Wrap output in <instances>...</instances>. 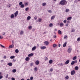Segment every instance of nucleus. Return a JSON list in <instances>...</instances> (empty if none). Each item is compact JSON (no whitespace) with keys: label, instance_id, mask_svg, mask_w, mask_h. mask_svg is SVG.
I'll return each instance as SVG.
<instances>
[{"label":"nucleus","instance_id":"1","mask_svg":"<svg viewBox=\"0 0 80 80\" xmlns=\"http://www.w3.org/2000/svg\"><path fill=\"white\" fill-rule=\"evenodd\" d=\"M66 1L65 0H62L60 2V4L62 5H66L65 3H66Z\"/></svg>","mask_w":80,"mask_h":80},{"label":"nucleus","instance_id":"2","mask_svg":"<svg viewBox=\"0 0 80 80\" xmlns=\"http://www.w3.org/2000/svg\"><path fill=\"white\" fill-rule=\"evenodd\" d=\"M77 63V60H76L75 61H73L71 63V65H73L75 63Z\"/></svg>","mask_w":80,"mask_h":80},{"label":"nucleus","instance_id":"3","mask_svg":"<svg viewBox=\"0 0 80 80\" xmlns=\"http://www.w3.org/2000/svg\"><path fill=\"white\" fill-rule=\"evenodd\" d=\"M75 71L74 70L72 71L71 72V75H73L75 74Z\"/></svg>","mask_w":80,"mask_h":80},{"label":"nucleus","instance_id":"4","mask_svg":"<svg viewBox=\"0 0 80 80\" xmlns=\"http://www.w3.org/2000/svg\"><path fill=\"white\" fill-rule=\"evenodd\" d=\"M44 43L45 44V45L46 46L48 45V44H49V42L47 41H45Z\"/></svg>","mask_w":80,"mask_h":80},{"label":"nucleus","instance_id":"5","mask_svg":"<svg viewBox=\"0 0 80 80\" xmlns=\"http://www.w3.org/2000/svg\"><path fill=\"white\" fill-rule=\"evenodd\" d=\"M18 11H17L14 13V16L15 17H16L18 15Z\"/></svg>","mask_w":80,"mask_h":80},{"label":"nucleus","instance_id":"6","mask_svg":"<svg viewBox=\"0 0 80 80\" xmlns=\"http://www.w3.org/2000/svg\"><path fill=\"white\" fill-rule=\"evenodd\" d=\"M72 48H69L68 50V53H71V51H72Z\"/></svg>","mask_w":80,"mask_h":80},{"label":"nucleus","instance_id":"7","mask_svg":"<svg viewBox=\"0 0 80 80\" xmlns=\"http://www.w3.org/2000/svg\"><path fill=\"white\" fill-rule=\"evenodd\" d=\"M69 62H70V60H67L65 62V64L67 65V64H68L69 63Z\"/></svg>","mask_w":80,"mask_h":80},{"label":"nucleus","instance_id":"8","mask_svg":"<svg viewBox=\"0 0 80 80\" xmlns=\"http://www.w3.org/2000/svg\"><path fill=\"white\" fill-rule=\"evenodd\" d=\"M26 61H29L30 60V58L28 57H27L25 58Z\"/></svg>","mask_w":80,"mask_h":80},{"label":"nucleus","instance_id":"9","mask_svg":"<svg viewBox=\"0 0 80 80\" xmlns=\"http://www.w3.org/2000/svg\"><path fill=\"white\" fill-rule=\"evenodd\" d=\"M36 48H37V47H36V46H34L32 48V51H34Z\"/></svg>","mask_w":80,"mask_h":80},{"label":"nucleus","instance_id":"10","mask_svg":"<svg viewBox=\"0 0 80 80\" xmlns=\"http://www.w3.org/2000/svg\"><path fill=\"white\" fill-rule=\"evenodd\" d=\"M8 65H9V66L10 67H12L13 64H12V63L11 62H9L8 64Z\"/></svg>","mask_w":80,"mask_h":80},{"label":"nucleus","instance_id":"11","mask_svg":"<svg viewBox=\"0 0 80 80\" xmlns=\"http://www.w3.org/2000/svg\"><path fill=\"white\" fill-rule=\"evenodd\" d=\"M53 63V60L52 59L50 60L49 61V63L50 64H52Z\"/></svg>","mask_w":80,"mask_h":80},{"label":"nucleus","instance_id":"12","mask_svg":"<svg viewBox=\"0 0 80 80\" xmlns=\"http://www.w3.org/2000/svg\"><path fill=\"white\" fill-rule=\"evenodd\" d=\"M13 47H14V45H13V44H12L9 46V48H13Z\"/></svg>","mask_w":80,"mask_h":80},{"label":"nucleus","instance_id":"13","mask_svg":"<svg viewBox=\"0 0 80 80\" xmlns=\"http://www.w3.org/2000/svg\"><path fill=\"white\" fill-rule=\"evenodd\" d=\"M14 17H15V16L13 14H11L10 16V17H11V18H14Z\"/></svg>","mask_w":80,"mask_h":80},{"label":"nucleus","instance_id":"14","mask_svg":"<svg viewBox=\"0 0 80 80\" xmlns=\"http://www.w3.org/2000/svg\"><path fill=\"white\" fill-rule=\"evenodd\" d=\"M46 48V47L45 46H43L41 48V49L42 50H45Z\"/></svg>","mask_w":80,"mask_h":80},{"label":"nucleus","instance_id":"15","mask_svg":"<svg viewBox=\"0 0 80 80\" xmlns=\"http://www.w3.org/2000/svg\"><path fill=\"white\" fill-rule=\"evenodd\" d=\"M31 18V17L30 16H29L27 18V20H29Z\"/></svg>","mask_w":80,"mask_h":80},{"label":"nucleus","instance_id":"16","mask_svg":"<svg viewBox=\"0 0 80 80\" xmlns=\"http://www.w3.org/2000/svg\"><path fill=\"white\" fill-rule=\"evenodd\" d=\"M35 63H36V65H38V64H39V63H40V62H39V61H37L35 62Z\"/></svg>","mask_w":80,"mask_h":80},{"label":"nucleus","instance_id":"17","mask_svg":"<svg viewBox=\"0 0 80 80\" xmlns=\"http://www.w3.org/2000/svg\"><path fill=\"white\" fill-rule=\"evenodd\" d=\"M33 54L32 53H31V54H30L28 55V57H32V56H33Z\"/></svg>","mask_w":80,"mask_h":80},{"label":"nucleus","instance_id":"18","mask_svg":"<svg viewBox=\"0 0 80 80\" xmlns=\"http://www.w3.org/2000/svg\"><path fill=\"white\" fill-rule=\"evenodd\" d=\"M77 59V56H74L73 58H72L73 60H75Z\"/></svg>","mask_w":80,"mask_h":80},{"label":"nucleus","instance_id":"19","mask_svg":"<svg viewBox=\"0 0 80 80\" xmlns=\"http://www.w3.org/2000/svg\"><path fill=\"white\" fill-rule=\"evenodd\" d=\"M72 18L71 17H68L67 18L68 20H70L72 19Z\"/></svg>","mask_w":80,"mask_h":80},{"label":"nucleus","instance_id":"20","mask_svg":"<svg viewBox=\"0 0 80 80\" xmlns=\"http://www.w3.org/2000/svg\"><path fill=\"white\" fill-rule=\"evenodd\" d=\"M67 45V42H65V43L63 44V47H65Z\"/></svg>","mask_w":80,"mask_h":80},{"label":"nucleus","instance_id":"21","mask_svg":"<svg viewBox=\"0 0 80 80\" xmlns=\"http://www.w3.org/2000/svg\"><path fill=\"white\" fill-rule=\"evenodd\" d=\"M19 52V51H18V49H16L15 50V52L16 53H18Z\"/></svg>","mask_w":80,"mask_h":80},{"label":"nucleus","instance_id":"22","mask_svg":"<svg viewBox=\"0 0 80 80\" xmlns=\"http://www.w3.org/2000/svg\"><path fill=\"white\" fill-rule=\"evenodd\" d=\"M75 69L76 70H78V66H76L75 68Z\"/></svg>","mask_w":80,"mask_h":80},{"label":"nucleus","instance_id":"23","mask_svg":"<svg viewBox=\"0 0 80 80\" xmlns=\"http://www.w3.org/2000/svg\"><path fill=\"white\" fill-rule=\"evenodd\" d=\"M14 58H15V56H11L10 57V58H11V59H13Z\"/></svg>","mask_w":80,"mask_h":80},{"label":"nucleus","instance_id":"24","mask_svg":"<svg viewBox=\"0 0 80 80\" xmlns=\"http://www.w3.org/2000/svg\"><path fill=\"white\" fill-rule=\"evenodd\" d=\"M58 33H59V34H62V31H60V30H58Z\"/></svg>","mask_w":80,"mask_h":80},{"label":"nucleus","instance_id":"25","mask_svg":"<svg viewBox=\"0 0 80 80\" xmlns=\"http://www.w3.org/2000/svg\"><path fill=\"white\" fill-rule=\"evenodd\" d=\"M52 46L54 48H55V47H57V44H54L52 45Z\"/></svg>","mask_w":80,"mask_h":80},{"label":"nucleus","instance_id":"26","mask_svg":"<svg viewBox=\"0 0 80 80\" xmlns=\"http://www.w3.org/2000/svg\"><path fill=\"white\" fill-rule=\"evenodd\" d=\"M63 23L62 22H61L60 24V25L61 26V27H63Z\"/></svg>","mask_w":80,"mask_h":80},{"label":"nucleus","instance_id":"27","mask_svg":"<svg viewBox=\"0 0 80 80\" xmlns=\"http://www.w3.org/2000/svg\"><path fill=\"white\" fill-rule=\"evenodd\" d=\"M12 72L13 73H15V72H17V71L15 69H14L12 70Z\"/></svg>","mask_w":80,"mask_h":80},{"label":"nucleus","instance_id":"28","mask_svg":"<svg viewBox=\"0 0 80 80\" xmlns=\"http://www.w3.org/2000/svg\"><path fill=\"white\" fill-rule=\"evenodd\" d=\"M28 28L29 30H31V29L32 28V26H29L28 27Z\"/></svg>","mask_w":80,"mask_h":80},{"label":"nucleus","instance_id":"29","mask_svg":"<svg viewBox=\"0 0 80 80\" xmlns=\"http://www.w3.org/2000/svg\"><path fill=\"white\" fill-rule=\"evenodd\" d=\"M37 70H38V68H37V67L35 68L34 70L35 72H37Z\"/></svg>","mask_w":80,"mask_h":80},{"label":"nucleus","instance_id":"30","mask_svg":"<svg viewBox=\"0 0 80 80\" xmlns=\"http://www.w3.org/2000/svg\"><path fill=\"white\" fill-rule=\"evenodd\" d=\"M20 7L21 8H24V4H22L21 5Z\"/></svg>","mask_w":80,"mask_h":80},{"label":"nucleus","instance_id":"31","mask_svg":"<svg viewBox=\"0 0 80 80\" xmlns=\"http://www.w3.org/2000/svg\"><path fill=\"white\" fill-rule=\"evenodd\" d=\"M28 2H25L24 3V5L25 6H28Z\"/></svg>","mask_w":80,"mask_h":80},{"label":"nucleus","instance_id":"32","mask_svg":"<svg viewBox=\"0 0 80 80\" xmlns=\"http://www.w3.org/2000/svg\"><path fill=\"white\" fill-rule=\"evenodd\" d=\"M49 26L50 27H52L53 26V24L52 23H51L49 24Z\"/></svg>","mask_w":80,"mask_h":80},{"label":"nucleus","instance_id":"33","mask_svg":"<svg viewBox=\"0 0 80 80\" xmlns=\"http://www.w3.org/2000/svg\"><path fill=\"white\" fill-rule=\"evenodd\" d=\"M28 9H29V8H25V11H26V12H27V11L28 10Z\"/></svg>","mask_w":80,"mask_h":80},{"label":"nucleus","instance_id":"34","mask_svg":"<svg viewBox=\"0 0 80 80\" xmlns=\"http://www.w3.org/2000/svg\"><path fill=\"white\" fill-rule=\"evenodd\" d=\"M65 78L67 80H68L69 78V77L68 76H67L65 77Z\"/></svg>","mask_w":80,"mask_h":80},{"label":"nucleus","instance_id":"35","mask_svg":"<svg viewBox=\"0 0 80 80\" xmlns=\"http://www.w3.org/2000/svg\"><path fill=\"white\" fill-rule=\"evenodd\" d=\"M23 31H21L20 32V35H23Z\"/></svg>","mask_w":80,"mask_h":80},{"label":"nucleus","instance_id":"36","mask_svg":"<svg viewBox=\"0 0 80 80\" xmlns=\"http://www.w3.org/2000/svg\"><path fill=\"white\" fill-rule=\"evenodd\" d=\"M55 18V16H52L51 17V20H53V18Z\"/></svg>","mask_w":80,"mask_h":80},{"label":"nucleus","instance_id":"37","mask_svg":"<svg viewBox=\"0 0 80 80\" xmlns=\"http://www.w3.org/2000/svg\"><path fill=\"white\" fill-rule=\"evenodd\" d=\"M75 29H72V30L71 32H75Z\"/></svg>","mask_w":80,"mask_h":80},{"label":"nucleus","instance_id":"38","mask_svg":"<svg viewBox=\"0 0 80 80\" xmlns=\"http://www.w3.org/2000/svg\"><path fill=\"white\" fill-rule=\"evenodd\" d=\"M77 40L78 42H80V38H78Z\"/></svg>","mask_w":80,"mask_h":80},{"label":"nucleus","instance_id":"39","mask_svg":"<svg viewBox=\"0 0 80 80\" xmlns=\"http://www.w3.org/2000/svg\"><path fill=\"white\" fill-rule=\"evenodd\" d=\"M42 6H45V5H46V3H42Z\"/></svg>","mask_w":80,"mask_h":80},{"label":"nucleus","instance_id":"40","mask_svg":"<svg viewBox=\"0 0 80 80\" xmlns=\"http://www.w3.org/2000/svg\"><path fill=\"white\" fill-rule=\"evenodd\" d=\"M68 38V37L66 35H65L64 37V39H67Z\"/></svg>","mask_w":80,"mask_h":80},{"label":"nucleus","instance_id":"41","mask_svg":"<svg viewBox=\"0 0 80 80\" xmlns=\"http://www.w3.org/2000/svg\"><path fill=\"white\" fill-rule=\"evenodd\" d=\"M23 4V2H20L19 3V5H21Z\"/></svg>","mask_w":80,"mask_h":80},{"label":"nucleus","instance_id":"42","mask_svg":"<svg viewBox=\"0 0 80 80\" xmlns=\"http://www.w3.org/2000/svg\"><path fill=\"white\" fill-rule=\"evenodd\" d=\"M33 63L32 62L30 64V66H31V67H32V66H33Z\"/></svg>","mask_w":80,"mask_h":80},{"label":"nucleus","instance_id":"43","mask_svg":"<svg viewBox=\"0 0 80 80\" xmlns=\"http://www.w3.org/2000/svg\"><path fill=\"white\" fill-rule=\"evenodd\" d=\"M41 21H42V19L41 18H39L38 20L39 22H41Z\"/></svg>","mask_w":80,"mask_h":80},{"label":"nucleus","instance_id":"44","mask_svg":"<svg viewBox=\"0 0 80 80\" xmlns=\"http://www.w3.org/2000/svg\"><path fill=\"white\" fill-rule=\"evenodd\" d=\"M33 77H31L30 78V80H33Z\"/></svg>","mask_w":80,"mask_h":80},{"label":"nucleus","instance_id":"45","mask_svg":"<svg viewBox=\"0 0 80 80\" xmlns=\"http://www.w3.org/2000/svg\"><path fill=\"white\" fill-rule=\"evenodd\" d=\"M8 77V74H7L6 75V78H7Z\"/></svg>","mask_w":80,"mask_h":80},{"label":"nucleus","instance_id":"46","mask_svg":"<svg viewBox=\"0 0 80 80\" xmlns=\"http://www.w3.org/2000/svg\"><path fill=\"white\" fill-rule=\"evenodd\" d=\"M66 12H69V9H67L66 10Z\"/></svg>","mask_w":80,"mask_h":80},{"label":"nucleus","instance_id":"47","mask_svg":"<svg viewBox=\"0 0 80 80\" xmlns=\"http://www.w3.org/2000/svg\"><path fill=\"white\" fill-rule=\"evenodd\" d=\"M6 33L4 32H2V35H5Z\"/></svg>","mask_w":80,"mask_h":80},{"label":"nucleus","instance_id":"48","mask_svg":"<svg viewBox=\"0 0 80 80\" xmlns=\"http://www.w3.org/2000/svg\"><path fill=\"white\" fill-rule=\"evenodd\" d=\"M0 45L1 46V47H2V48H5V46H2V44H0Z\"/></svg>","mask_w":80,"mask_h":80},{"label":"nucleus","instance_id":"49","mask_svg":"<svg viewBox=\"0 0 80 80\" xmlns=\"http://www.w3.org/2000/svg\"><path fill=\"white\" fill-rule=\"evenodd\" d=\"M49 13H52V11L51 10H49L48 11Z\"/></svg>","mask_w":80,"mask_h":80},{"label":"nucleus","instance_id":"50","mask_svg":"<svg viewBox=\"0 0 80 80\" xmlns=\"http://www.w3.org/2000/svg\"><path fill=\"white\" fill-rule=\"evenodd\" d=\"M3 78V76L0 75V79H2Z\"/></svg>","mask_w":80,"mask_h":80},{"label":"nucleus","instance_id":"51","mask_svg":"<svg viewBox=\"0 0 80 80\" xmlns=\"http://www.w3.org/2000/svg\"><path fill=\"white\" fill-rule=\"evenodd\" d=\"M52 71H53V68H51L50 69V72H52Z\"/></svg>","mask_w":80,"mask_h":80},{"label":"nucleus","instance_id":"52","mask_svg":"<svg viewBox=\"0 0 80 80\" xmlns=\"http://www.w3.org/2000/svg\"><path fill=\"white\" fill-rule=\"evenodd\" d=\"M48 60V58H47V57H46L45 58V61H46V60Z\"/></svg>","mask_w":80,"mask_h":80},{"label":"nucleus","instance_id":"53","mask_svg":"<svg viewBox=\"0 0 80 80\" xmlns=\"http://www.w3.org/2000/svg\"><path fill=\"white\" fill-rule=\"evenodd\" d=\"M63 22L64 23H65L67 22V20H64L63 21Z\"/></svg>","mask_w":80,"mask_h":80},{"label":"nucleus","instance_id":"54","mask_svg":"<svg viewBox=\"0 0 80 80\" xmlns=\"http://www.w3.org/2000/svg\"><path fill=\"white\" fill-rule=\"evenodd\" d=\"M34 18L35 20H36L37 19V16H35V17H34Z\"/></svg>","mask_w":80,"mask_h":80},{"label":"nucleus","instance_id":"55","mask_svg":"<svg viewBox=\"0 0 80 80\" xmlns=\"http://www.w3.org/2000/svg\"><path fill=\"white\" fill-rule=\"evenodd\" d=\"M11 80H15V79L14 78H11Z\"/></svg>","mask_w":80,"mask_h":80},{"label":"nucleus","instance_id":"56","mask_svg":"<svg viewBox=\"0 0 80 80\" xmlns=\"http://www.w3.org/2000/svg\"><path fill=\"white\" fill-rule=\"evenodd\" d=\"M2 38H3V37H2V36H0V39H2Z\"/></svg>","mask_w":80,"mask_h":80},{"label":"nucleus","instance_id":"57","mask_svg":"<svg viewBox=\"0 0 80 80\" xmlns=\"http://www.w3.org/2000/svg\"><path fill=\"white\" fill-rule=\"evenodd\" d=\"M4 58L5 59H6V58H7V56H4Z\"/></svg>","mask_w":80,"mask_h":80},{"label":"nucleus","instance_id":"58","mask_svg":"<svg viewBox=\"0 0 80 80\" xmlns=\"http://www.w3.org/2000/svg\"><path fill=\"white\" fill-rule=\"evenodd\" d=\"M16 61V60L15 59H13L12 62H15V61Z\"/></svg>","mask_w":80,"mask_h":80},{"label":"nucleus","instance_id":"59","mask_svg":"<svg viewBox=\"0 0 80 80\" xmlns=\"http://www.w3.org/2000/svg\"><path fill=\"white\" fill-rule=\"evenodd\" d=\"M54 38H56L57 37H56V36L55 35H54L53 36Z\"/></svg>","mask_w":80,"mask_h":80},{"label":"nucleus","instance_id":"60","mask_svg":"<svg viewBox=\"0 0 80 80\" xmlns=\"http://www.w3.org/2000/svg\"><path fill=\"white\" fill-rule=\"evenodd\" d=\"M68 24H67L66 25V27H68Z\"/></svg>","mask_w":80,"mask_h":80},{"label":"nucleus","instance_id":"61","mask_svg":"<svg viewBox=\"0 0 80 80\" xmlns=\"http://www.w3.org/2000/svg\"><path fill=\"white\" fill-rule=\"evenodd\" d=\"M67 22H68L67 24H68V23H70V21H68Z\"/></svg>","mask_w":80,"mask_h":80},{"label":"nucleus","instance_id":"62","mask_svg":"<svg viewBox=\"0 0 80 80\" xmlns=\"http://www.w3.org/2000/svg\"><path fill=\"white\" fill-rule=\"evenodd\" d=\"M46 33H47V32H44L43 33V34H46Z\"/></svg>","mask_w":80,"mask_h":80},{"label":"nucleus","instance_id":"63","mask_svg":"<svg viewBox=\"0 0 80 80\" xmlns=\"http://www.w3.org/2000/svg\"><path fill=\"white\" fill-rule=\"evenodd\" d=\"M60 46H61V44H59V45H58L59 47H60Z\"/></svg>","mask_w":80,"mask_h":80},{"label":"nucleus","instance_id":"64","mask_svg":"<svg viewBox=\"0 0 80 80\" xmlns=\"http://www.w3.org/2000/svg\"><path fill=\"white\" fill-rule=\"evenodd\" d=\"M21 80H25L24 79L22 78V79H21Z\"/></svg>","mask_w":80,"mask_h":80}]
</instances>
